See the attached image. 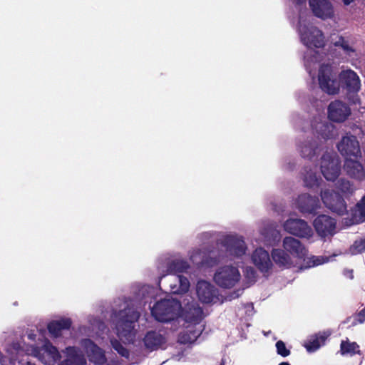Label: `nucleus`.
Returning <instances> with one entry per match:
<instances>
[{
	"mask_svg": "<svg viewBox=\"0 0 365 365\" xmlns=\"http://www.w3.org/2000/svg\"><path fill=\"white\" fill-rule=\"evenodd\" d=\"M225 249V254L215 255L213 252H207L197 250L190 256V260L198 268L212 267L228 257H242L245 254L247 246L242 237L226 235L217 243Z\"/></svg>",
	"mask_w": 365,
	"mask_h": 365,
	"instance_id": "1",
	"label": "nucleus"
},
{
	"mask_svg": "<svg viewBox=\"0 0 365 365\" xmlns=\"http://www.w3.org/2000/svg\"><path fill=\"white\" fill-rule=\"evenodd\" d=\"M140 314L133 307H127L118 313L116 322L118 336L128 342H133L136 335L135 323L138 321Z\"/></svg>",
	"mask_w": 365,
	"mask_h": 365,
	"instance_id": "2",
	"label": "nucleus"
},
{
	"mask_svg": "<svg viewBox=\"0 0 365 365\" xmlns=\"http://www.w3.org/2000/svg\"><path fill=\"white\" fill-rule=\"evenodd\" d=\"M180 309L181 304L178 300L163 299L153 305L151 314L158 322H168L178 318Z\"/></svg>",
	"mask_w": 365,
	"mask_h": 365,
	"instance_id": "3",
	"label": "nucleus"
},
{
	"mask_svg": "<svg viewBox=\"0 0 365 365\" xmlns=\"http://www.w3.org/2000/svg\"><path fill=\"white\" fill-rule=\"evenodd\" d=\"M318 81L319 88L329 95L339 93L340 90L339 80L337 75L334 73L331 66L322 64L318 72Z\"/></svg>",
	"mask_w": 365,
	"mask_h": 365,
	"instance_id": "4",
	"label": "nucleus"
},
{
	"mask_svg": "<svg viewBox=\"0 0 365 365\" xmlns=\"http://www.w3.org/2000/svg\"><path fill=\"white\" fill-rule=\"evenodd\" d=\"M336 148L345 160L352 158L358 159L361 157L359 142L357 138L350 133L341 138L337 143Z\"/></svg>",
	"mask_w": 365,
	"mask_h": 365,
	"instance_id": "5",
	"label": "nucleus"
},
{
	"mask_svg": "<svg viewBox=\"0 0 365 365\" xmlns=\"http://www.w3.org/2000/svg\"><path fill=\"white\" fill-rule=\"evenodd\" d=\"M321 197L324 205L332 212L338 215H344L347 213V205L345 200L341 195L333 190H322Z\"/></svg>",
	"mask_w": 365,
	"mask_h": 365,
	"instance_id": "6",
	"label": "nucleus"
},
{
	"mask_svg": "<svg viewBox=\"0 0 365 365\" xmlns=\"http://www.w3.org/2000/svg\"><path fill=\"white\" fill-rule=\"evenodd\" d=\"M302 41L307 47L322 48L324 36L321 30L314 26H300L299 28Z\"/></svg>",
	"mask_w": 365,
	"mask_h": 365,
	"instance_id": "7",
	"label": "nucleus"
},
{
	"mask_svg": "<svg viewBox=\"0 0 365 365\" xmlns=\"http://www.w3.org/2000/svg\"><path fill=\"white\" fill-rule=\"evenodd\" d=\"M240 279V273L237 267L233 266H224L221 267L214 276L215 282L221 287L231 288Z\"/></svg>",
	"mask_w": 365,
	"mask_h": 365,
	"instance_id": "8",
	"label": "nucleus"
},
{
	"mask_svg": "<svg viewBox=\"0 0 365 365\" xmlns=\"http://www.w3.org/2000/svg\"><path fill=\"white\" fill-rule=\"evenodd\" d=\"M349 106L340 100L331 101L327 108L328 118L334 123H344L351 115Z\"/></svg>",
	"mask_w": 365,
	"mask_h": 365,
	"instance_id": "9",
	"label": "nucleus"
},
{
	"mask_svg": "<svg viewBox=\"0 0 365 365\" xmlns=\"http://www.w3.org/2000/svg\"><path fill=\"white\" fill-rule=\"evenodd\" d=\"M313 225L317 235L325 238L335 234L336 221L329 215H320L315 218Z\"/></svg>",
	"mask_w": 365,
	"mask_h": 365,
	"instance_id": "10",
	"label": "nucleus"
},
{
	"mask_svg": "<svg viewBox=\"0 0 365 365\" xmlns=\"http://www.w3.org/2000/svg\"><path fill=\"white\" fill-rule=\"evenodd\" d=\"M340 86L348 93H356L361 88V81L357 73L352 70L341 71L339 75Z\"/></svg>",
	"mask_w": 365,
	"mask_h": 365,
	"instance_id": "11",
	"label": "nucleus"
},
{
	"mask_svg": "<svg viewBox=\"0 0 365 365\" xmlns=\"http://www.w3.org/2000/svg\"><path fill=\"white\" fill-rule=\"evenodd\" d=\"M284 230L299 237H309L312 235V230L307 222L302 219H289L284 224Z\"/></svg>",
	"mask_w": 365,
	"mask_h": 365,
	"instance_id": "12",
	"label": "nucleus"
},
{
	"mask_svg": "<svg viewBox=\"0 0 365 365\" xmlns=\"http://www.w3.org/2000/svg\"><path fill=\"white\" fill-rule=\"evenodd\" d=\"M321 171L327 180L334 181L340 174L341 166L329 154H324L321 160Z\"/></svg>",
	"mask_w": 365,
	"mask_h": 365,
	"instance_id": "13",
	"label": "nucleus"
},
{
	"mask_svg": "<svg viewBox=\"0 0 365 365\" xmlns=\"http://www.w3.org/2000/svg\"><path fill=\"white\" fill-rule=\"evenodd\" d=\"M297 207L303 214L315 215L320 207V202L317 197H312L309 194H302L297 200Z\"/></svg>",
	"mask_w": 365,
	"mask_h": 365,
	"instance_id": "14",
	"label": "nucleus"
},
{
	"mask_svg": "<svg viewBox=\"0 0 365 365\" xmlns=\"http://www.w3.org/2000/svg\"><path fill=\"white\" fill-rule=\"evenodd\" d=\"M83 345L86 349V352L90 361L98 365H103L106 363L107 359L103 350L96 345L91 339H84Z\"/></svg>",
	"mask_w": 365,
	"mask_h": 365,
	"instance_id": "15",
	"label": "nucleus"
},
{
	"mask_svg": "<svg viewBox=\"0 0 365 365\" xmlns=\"http://www.w3.org/2000/svg\"><path fill=\"white\" fill-rule=\"evenodd\" d=\"M255 265L262 273L269 272L272 269V263L267 251L262 247L257 248L252 256Z\"/></svg>",
	"mask_w": 365,
	"mask_h": 365,
	"instance_id": "16",
	"label": "nucleus"
},
{
	"mask_svg": "<svg viewBox=\"0 0 365 365\" xmlns=\"http://www.w3.org/2000/svg\"><path fill=\"white\" fill-rule=\"evenodd\" d=\"M197 295L199 300L202 303L208 304L213 301L217 297V290L210 282L202 280L199 281L196 286Z\"/></svg>",
	"mask_w": 365,
	"mask_h": 365,
	"instance_id": "17",
	"label": "nucleus"
},
{
	"mask_svg": "<svg viewBox=\"0 0 365 365\" xmlns=\"http://www.w3.org/2000/svg\"><path fill=\"white\" fill-rule=\"evenodd\" d=\"M309 6L314 14L322 19L333 16V7L329 0H309Z\"/></svg>",
	"mask_w": 365,
	"mask_h": 365,
	"instance_id": "18",
	"label": "nucleus"
},
{
	"mask_svg": "<svg viewBox=\"0 0 365 365\" xmlns=\"http://www.w3.org/2000/svg\"><path fill=\"white\" fill-rule=\"evenodd\" d=\"M283 247L286 251L293 256L305 260L307 250L299 240L292 237H286L283 240Z\"/></svg>",
	"mask_w": 365,
	"mask_h": 365,
	"instance_id": "19",
	"label": "nucleus"
},
{
	"mask_svg": "<svg viewBox=\"0 0 365 365\" xmlns=\"http://www.w3.org/2000/svg\"><path fill=\"white\" fill-rule=\"evenodd\" d=\"M344 169L350 178L359 181L365 180L364 168L356 158L344 160Z\"/></svg>",
	"mask_w": 365,
	"mask_h": 365,
	"instance_id": "20",
	"label": "nucleus"
},
{
	"mask_svg": "<svg viewBox=\"0 0 365 365\" xmlns=\"http://www.w3.org/2000/svg\"><path fill=\"white\" fill-rule=\"evenodd\" d=\"M66 359L58 365H86L87 361L83 354L76 346L66 348Z\"/></svg>",
	"mask_w": 365,
	"mask_h": 365,
	"instance_id": "21",
	"label": "nucleus"
},
{
	"mask_svg": "<svg viewBox=\"0 0 365 365\" xmlns=\"http://www.w3.org/2000/svg\"><path fill=\"white\" fill-rule=\"evenodd\" d=\"M166 341L165 337L160 331H149L143 338L145 346L150 351L156 350Z\"/></svg>",
	"mask_w": 365,
	"mask_h": 365,
	"instance_id": "22",
	"label": "nucleus"
},
{
	"mask_svg": "<svg viewBox=\"0 0 365 365\" xmlns=\"http://www.w3.org/2000/svg\"><path fill=\"white\" fill-rule=\"evenodd\" d=\"M184 318L187 322L199 324L203 318V310L197 302L188 303L185 309Z\"/></svg>",
	"mask_w": 365,
	"mask_h": 365,
	"instance_id": "23",
	"label": "nucleus"
},
{
	"mask_svg": "<svg viewBox=\"0 0 365 365\" xmlns=\"http://www.w3.org/2000/svg\"><path fill=\"white\" fill-rule=\"evenodd\" d=\"M71 325L72 321L70 318H61L50 322L47 325V329L51 336L57 338L61 336L62 331L69 330Z\"/></svg>",
	"mask_w": 365,
	"mask_h": 365,
	"instance_id": "24",
	"label": "nucleus"
},
{
	"mask_svg": "<svg viewBox=\"0 0 365 365\" xmlns=\"http://www.w3.org/2000/svg\"><path fill=\"white\" fill-rule=\"evenodd\" d=\"M190 265L186 260L174 259L170 262L167 266V271L169 274H180L187 272Z\"/></svg>",
	"mask_w": 365,
	"mask_h": 365,
	"instance_id": "25",
	"label": "nucleus"
},
{
	"mask_svg": "<svg viewBox=\"0 0 365 365\" xmlns=\"http://www.w3.org/2000/svg\"><path fill=\"white\" fill-rule=\"evenodd\" d=\"M272 257L274 262L279 267H289L292 264L291 257L282 250L273 249Z\"/></svg>",
	"mask_w": 365,
	"mask_h": 365,
	"instance_id": "26",
	"label": "nucleus"
},
{
	"mask_svg": "<svg viewBox=\"0 0 365 365\" xmlns=\"http://www.w3.org/2000/svg\"><path fill=\"white\" fill-rule=\"evenodd\" d=\"M200 334V331L192 328L180 332L178 341L182 344H192L197 340Z\"/></svg>",
	"mask_w": 365,
	"mask_h": 365,
	"instance_id": "27",
	"label": "nucleus"
},
{
	"mask_svg": "<svg viewBox=\"0 0 365 365\" xmlns=\"http://www.w3.org/2000/svg\"><path fill=\"white\" fill-rule=\"evenodd\" d=\"M318 149L317 143L314 140H308L299 145L300 153L302 158L311 159L316 155Z\"/></svg>",
	"mask_w": 365,
	"mask_h": 365,
	"instance_id": "28",
	"label": "nucleus"
},
{
	"mask_svg": "<svg viewBox=\"0 0 365 365\" xmlns=\"http://www.w3.org/2000/svg\"><path fill=\"white\" fill-rule=\"evenodd\" d=\"M329 334L323 333L316 335L314 339H310L306 344L305 347L309 352L317 351L322 345H323L328 338Z\"/></svg>",
	"mask_w": 365,
	"mask_h": 365,
	"instance_id": "29",
	"label": "nucleus"
},
{
	"mask_svg": "<svg viewBox=\"0 0 365 365\" xmlns=\"http://www.w3.org/2000/svg\"><path fill=\"white\" fill-rule=\"evenodd\" d=\"M336 47L341 48L344 53L349 56H352L353 54L356 53L355 49L349 45V43L342 36L338 37V40L333 43Z\"/></svg>",
	"mask_w": 365,
	"mask_h": 365,
	"instance_id": "30",
	"label": "nucleus"
},
{
	"mask_svg": "<svg viewBox=\"0 0 365 365\" xmlns=\"http://www.w3.org/2000/svg\"><path fill=\"white\" fill-rule=\"evenodd\" d=\"M43 349L45 353L50 357L53 362L59 361L61 358V354L58 349L53 346L50 341H47L44 344Z\"/></svg>",
	"mask_w": 365,
	"mask_h": 365,
	"instance_id": "31",
	"label": "nucleus"
},
{
	"mask_svg": "<svg viewBox=\"0 0 365 365\" xmlns=\"http://www.w3.org/2000/svg\"><path fill=\"white\" fill-rule=\"evenodd\" d=\"M336 188L345 195H352L354 192L353 185L350 181L341 178L336 183Z\"/></svg>",
	"mask_w": 365,
	"mask_h": 365,
	"instance_id": "32",
	"label": "nucleus"
},
{
	"mask_svg": "<svg viewBox=\"0 0 365 365\" xmlns=\"http://www.w3.org/2000/svg\"><path fill=\"white\" fill-rule=\"evenodd\" d=\"M321 180L320 178L317 177L316 173H307L304 176V182L306 187L313 188L319 185Z\"/></svg>",
	"mask_w": 365,
	"mask_h": 365,
	"instance_id": "33",
	"label": "nucleus"
},
{
	"mask_svg": "<svg viewBox=\"0 0 365 365\" xmlns=\"http://www.w3.org/2000/svg\"><path fill=\"white\" fill-rule=\"evenodd\" d=\"M110 343L113 349L117 351V353L122 357L128 359L130 356V352L128 349L123 346V344L117 339H111Z\"/></svg>",
	"mask_w": 365,
	"mask_h": 365,
	"instance_id": "34",
	"label": "nucleus"
},
{
	"mask_svg": "<svg viewBox=\"0 0 365 365\" xmlns=\"http://www.w3.org/2000/svg\"><path fill=\"white\" fill-rule=\"evenodd\" d=\"M352 318V326H356L358 324L364 323L365 322V309H362L359 312L355 314L352 317H347L344 323H349Z\"/></svg>",
	"mask_w": 365,
	"mask_h": 365,
	"instance_id": "35",
	"label": "nucleus"
},
{
	"mask_svg": "<svg viewBox=\"0 0 365 365\" xmlns=\"http://www.w3.org/2000/svg\"><path fill=\"white\" fill-rule=\"evenodd\" d=\"M350 251L353 255H358L365 252V237L356 240L350 247Z\"/></svg>",
	"mask_w": 365,
	"mask_h": 365,
	"instance_id": "36",
	"label": "nucleus"
},
{
	"mask_svg": "<svg viewBox=\"0 0 365 365\" xmlns=\"http://www.w3.org/2000/svg\"><path fill=\"white\" fill-rule=\"evenodd\" d=\"M359 346L356 342H349L342 341L341 343V351L342 354L351 353L354 354L356 351V349L358 348Z\"/></svg>",
	"mask_w": 365,
	"mask_h": 365,
	"instance_id": "37",
	"label": "nucleus"
},
{
	"mask_svg": "<svg viewBox=\"0 0 365 365\" xmlns=\"http://www.w3.org/2000/svg\"><path fill=\"white\" fill-rule=\"evenodd\" d=\"M277 352L279 355L286 357L290 354V351L287 349L285 343L281 340L276 343Z\"/></svg>",
	"mask_w": 365,
	"mask_h": 365,
	"instance_id": "38",
	"label": "nucleus"
},
{
	"mask_svg": "<svg viewBox=\"0 0 365 365\" xmlns=\"http://www.w3.org/2000/svg\"><path fill=\"white\" fill-rule=\"evenodd\" d=\"M179 282H180V289L181 292H186L188 291L190 287V282L187 277L178 275Z\"/></svg>",
	"mask_w": 365,
	"mask_h": 365,
	"instance_id": "39",
	"label": "nucleus"
},
{
	"mask_svg": "<svg viewBox=\"0 0 365 365\" xmlns=\"http://www.w3.org/2000/svg\"><path fill=\"white\" fill-rule=\"evenodd\" d=\"M321 264V259L319 257L313 256L312 258H309L308 260L306 262V264L303 265L302 267L304 268H310Z\"/></svg>",
	"mask_w": 365,
	"mask_h": 365,
	"instance_id": "40",
	"label": "nucleus"
},
{
	"mask_svg": "<svg viewBox=\"0 0 365 365\" xmlns=\"http://www.w3.org/2000/svg\"><path fill=\"white\" fill-rule=\"evenodd\" d=\"M245 275L250 281L255 282L256 277H257V272L253 267H246Z\"/></svg>",
	"mask_w": 365,
	"mask_h": 365,
	"instance_id": "41",
	"label": "nucleus"
},
{
	"mask_svg": "<svg viewBox=\"0 0 365 365\" xmlns=\"http://www.w3.org/2000/svg\"><path fill=\"white\" fill-rule=\"evenodd\" d=\"M356 206L359 208V210L362 212H365V195L362 197L361 200L356 204Z\"/></svg>",
	"mask_w": 365,
	"mask_h": 365,
	"instance_id": "42",
	"label": "nucleus"
},
{
	"mask_svg": "<svg viewBox=\"0 0 365 365\" xmlns=\"http://www.w3.org/2000/svg\"><path fill=\"white\" fill-rule=\"evenodd\" d=\"M296 4L301 5L306 2V0H294Z\"/></svg>",
	"mask_w": 365,
	"mask_h": 365,
	"instance_id": "43",
	"label": "nucleus"
},
{
	"mask_svg": "<svg viewBox=\"0 0 365 365\" xmlns=\"http://www.w3.org/2000/svg\"><path fill=\"white\" fill-rule=\"evenodd\" d=\"M354 0H343L345 5H349Z\"/></svg>",
	"mask_w": 365,
	"mask_h": 365,
	"instance_id": "44",
	"label": "nucleus"
},
{
	"mask_svg": "<svg viewBox=\"0 0 365 365\" xmlns=\"http://www.w3.org/2000/svg\"><path fill=\"white\" fill-rule=\"evenodd\" d=\"M278 365H290L289 362H281Z\"/></svg>",
	"mask_w": 365,
	"mask_h": 365,
	"instance_id": "45",
	"label": "nucleus"
},
{
	"mask_svg": "<svg viewBox=\"0 0 365 365\" xmlns=\"http://www.w3.org/2000/svg\"><path fill=\"white\" fill-rule=\"evenodd\" d=\"M26 365H36V364H34V363H31V362H30V361H28V362L26 364Z\"/></svg>",
	"mask_w": 365,
	"mask_h": 365,
	"instance_id": "46",
	"label": "nucleus"
},
{
	"mask_svg": "<svg viewBox=\"0 0 365 365\" xmlns=\"http://www.w3.org/2000/svg\"><path fill=\"white\" fill-rule=\"evenodd\" d=\"M329 136L328 135H326L325 136H324V138H329Z\"/></svg>",
	"mask_w": 365,
	"mask_h": 365,
	"instance_id": "47",
	"label": "nucleus"
},
{
	"mask_svg": "<svg viewBox=\"0 0 365 365\" xmlns=\"http://www.w3.org/2000/svg\"><path fill=\"white\" fill-rule=\"evenodd\" d=\"M364 309H365V307Z\"/></svg>",
	"mask_w": 365,
	"mask_h": 365,
	"instance_id": "48",
	"label": "nucleus"
}]
</instances>
